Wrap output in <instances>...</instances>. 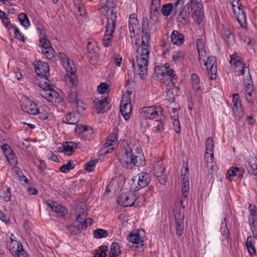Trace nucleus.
Instances as JSON below:
<instances>
[{"instance_id": "nucleus-20", "label": "nucleus", "mask_w": 257, "mask_h": 257, "mask_svg": "<svg viewBox=\"0 0 257 257\" xmlns=\"http://www.w3.org/2000/svg\"><path fill=\"white\" fill-rule=\"evenodd\" d=\"M15 243L17 244V248H15V246H14L12 249H10L12 254L15 257H27V253L24 250L22 244L19 243L16 241H15Z\"/></svg>"}, {"instance_id": "nucleus-42", "label": "nucleus", "mask_w": 257, "mask_h": 257, "mask_svg": "<svg viewBox=\"0 0 257 257\" xmlns=\"http://www.w3.org/2000/svg\"><path fill=\"white\" fill-rule=\"evenodd\" d=\"M74 167L75 164L73 161L72 160H69L67 163V164L63 165L60 167V170L61 171V172L63 173H66L69 172L70 170L73 169L74 168Z\"/></svg>"}, {"instance_id": "nucleus-57", "label": "nucleus", "mask_w": 257, "mask_h": 257, "mask_svg": "<svg viewBox=\"0 0 257 257\" xmlns=\"http://www.w3.org/2000/svg\"><path fill=\"white\" fill-rule=\"evenodd\" d=\"M244 84L246 88V90H249L253 87L252 81L250 75L247 77L246 79H243V80Z\"/></svg>"}, {"instance_id": "nucleus-12", "label": "nucleus", "mask_w": 257, "mask_h": 257, "mask_svg": "<svg viewBox=\"0 0 257 257\" xmlns=\"http://www.w3.org/2000/svg\"><path fill=\"white\" fill-rule=\"evenodd\" d=\"M151 176L146 172H141L138 174V179L137 180L138 186L136 187V189L140 190L147 186L151 182Z\"/></svg>"}, {"instance_id": "nucleus-62", "label": "nucleus", "mask_w": 257, "mask_h": 257, "mask_svg": "<svg viewBox=\"0 0 257 257\" xmlns=\"http://www.w3.org/2000/svg\"><path fill=\"white\" fill-rule=\"evenodd\" d=\"M9 163L11 165H16L17 164V159L14 152L7 157Z\"/></svg>"}, {"instance_id": "nucleus-10", "label": "nucleus", "mask_w": 257, "mask_h": 257, "mask_svg": "<svg viewBox=\"0 0 257 257\" xmlns=\"http://www.w3.org/2000/svg\"><path fill=\"white\" fill-rule=\"evenodd\" d=\"M35 70L39 77L45 78L47 77V74L49 72V67L47 63L39 61L35 66Z\"/></svg>"}, {"instance_id": "nucleus-54", "label": "nucleus", "mask_w": 257, "mask_h": 257, "mask_svg": "<svg viewBox=\"0 0 257 257\" xmlns=\"http://www.w3.org/2000/svg\"><path fill=\"white\" fill-rule=\"evenodd\" d=\"M66 230L71 234H76L79 232L81 229L79 227V226L70 225L66 226Z\"/></svg>"}, {"instance_id": "nucleus-55", "label": "nucleus", "mask_w": 257, "mask_h": 257, "mask_svg": "<svg viewBox=\"0 0 257 257\" xmlns=\"http://www.w3.org/2000/svg\"><path fill=\"white\" fill-rule=\"evenodd\" d=\"M108 85L105 83H101L98 86L97 90L99 93L104 94L108 91Z\"/></svg>"}, {"instance_id": "nucleus-13", "label": "nucleus", "mask_w": 257, "mask_h": 257, "mask_svg": "<svg viewBox=\"0 0 257 257\" xmlns=\"http://www.w3.org/2000/svg\"><path fill=\"white\" fill-rule=\"evenodd\" d=\"M47 205L53 211L57 213V214L61 217H64L67 213V210L61 205H59L55 201L49 200L47 201Z\"/></svg>"}, {"instance_id": "nucleus-14", "label": "nucleus", "mask_w": 257, "mask_h": 257, "mask_svg": "<svg viewBox=\"0 0 257 257\" xmlns=\"http://www.w3.org/2000/svg\"><path fill=\"white\" fill-rule=\"evenodd\" d=\"M150 41H145V40H143L142 39V44L140 46V47L142 48L141 52H139V54H140L139 56H137V60L140 58H144L148 61L150 54V51L149 50L150 48Z\"/></svg>"}, {"instance_id": "nucleus-5", "label": "nucleus", "mask_w": 257, "mask_h": 257, "mask_svg": "<svg viewBox=\"0 0 257 257\" xmlns=\"http://www.w3.org/2000/svg\"><path fill=\"white\" fill-rule=\"evenodd\" d=\"M134 155L130 149L125 150L124 154L119 158V161L122 166L126 169H132L134 167Z\"/></svg>"}, {"instance_id": "nucleus-64", "label": "nucleus", "mask_w": 257, "mask_h": 257, "mask_svg": "<svg viewBox=\"0 0 257 257\" xmlns=\"http://www.w3.org/2000/svg\"><path fill=\"white\" fill-rule=\"evenodd\" d=\"M249 211L251 216V220H252V219H257V209H256L255 206L253 205L252 208H249Z\"/></svg>"}, {"instance_id": "nucleus-8", "label": "nucleus", "mask_w": 257, "mask_h": 257, "mask_svg": "<svg viewBox=\"0 0 257 257\" xmlns=\"http://www.w3.org/2000/svg\"><path fill=\"white\" fill-rule=\"evenodd\" d=\"M136 199L135 196L132 193H121L117 197L116 201L119 205L127 207L133 205Z\"/></svg>"}, {"instance_id": "nucleus-1", "label": "nucleus", "mask_w": 257, "mask_h": 257, "mask_svg": "<svg viewBox=\"0 0 257 257\" xmlns=\"http://www.w3.org/2000/svg\"><path fill=\"white\" fill-rule=\"evenodd\" d=\"M192 12V17L198 24L202 22L203 17V5L201 0H190L186 5L185 8H182L179 10L177 19L178 22L183 25L186 24L189 19L190 14L189 9Z\"/></svg>"}, {"instance_id": "nucleus-39", "label": "nucleus", "mask_w": 257, "mask_h": 257, "mask_svg": "<svg viewBox=\"0 0 257 257\" xmlns=\"http://www.w3.org/2000/svg\"><path fill=\"white\" fill-rule=\"evenodd\" d=\"M121 253L119 244L117 242H113L110 246L109 254L117 256Z\"/></svg>"}, {"instance_id": "nucleus-44", "label": "nucleus", "mask_w": 257, "mask_h": 257, "mask_svg": "<svg viewBox=\"0 0 257 257\" xmlns=\"http://www.w3.org/2000/svg\"><path fill=\"white\" fill-rule=\"evenodd\" d=\"M0 197L5 201H8L10 200L11 194L10 189L8 187L3 188L2 191H0Z\"/></svg>"}, {"instance_id": "nucleus-45", "label": "nucleus", "mask_w": 257, "mask_h": 257, "mask_svg": "<svg viewBox=\"0 0 257 257\" xmlns=\"http://www.w3.org/2000/svg\"><path fill=\"white\" fill-rule=\"evenodd\" d=\"M191 82L192 85L194 89L197 90L201 87V84L200 83L199 78L197 74L193 73L191 75Z\"/></svg>"}, {"instance_id": "nucleus-32", "label": "nucleus", "mask_w": 257, "mask_h": 257, "mask_svg": "<svg viewBox=\"0 0 257 257\" xmlns=\"http://www.w3.org/2000/svg\"><path fill=\"white\" fill-rule=\"evenodd\" d=\"M134 166L139 167L143 166L146 164L145 158L144 156L141 153H138V155L134 156Z\"/></svg>"}, {"instance_id": "nucleus-53", "label": "nucleus", "mask_w": 257, "mask_h": 257, "mask_svg": "<svg viewBox=\"0 0 257 257\" xmlns=\"http://www.w3.org/2000/svg\"><path fill=\"white\" fill-rule=\"evenodd\" d=\"M176 231L177 235L180 236L184 229V221H175Z\"/></svg>"}, {"instance_id": "nucleus-52", "label": "nucleus", "mask_w": 257, "mask_h": 257, "mask_svg": "<svg viewBox=\"0 0 257 257\" xmlns=\"http://www.w3.org/2000/svg\"><path fill=\"white\" fill-rule=\"evenodd\" d=\"M98 162V160H93L89 161L85 164V170L88 172H92L94 170L96 164Z\"/></svg>"}, {"instance_id": "nucleus-9", "label": "nucleus", "mask_w": 257, "mask_h": 257, "mask_svg": "<svg viewBox=\"0 0 257 257\" xmlns=\"http://www.w3.org/2000/svg\"><path fill=\"white\" fill-rule=\"evenodd\" d=\"M128 240L136 244L135 250L137 251L142 252L144 250V240L140 237V234L137 233H131L127 237Z\"/></svg>"}, {"instance_id": "nucleus-30", "label": "nucleus", "mask_w": 257, "mask_h": 257, "mask_svg": "<svg viewBox=\"0 0 257 257\" xmlns=\"http://www.w3.org/2000/svg\"><path fill=\"white\" fill-rule=\"evenodd\" d=\"M67 100L69 103L75 102L77 106H78L80 103H83L82 100L77 99V93L75 90L69 92Z\"/></svg>"}, {"instance_id": "nucleus-28", "label": "nucleus", "mask_w": 257, "mask_h": 257, "mask_svg": "<svg viewBox=\"0 0 257 257\" xmlns=\"http://www.w3.org/2000/svg\"><path fill=\"white\" fill-rule=\"evenodd\" d=\"M93 102L95 104L96 109L101 112L104 111V108L108 104L106 98L102 99H95Z\"/></svg>"}, {"instance_id": "nucleus-50", "label": "nucleus", "mask_w": 257, "mask_h": 257, "mask_svg": "<svg viewBox=\"0 0 257 257\" xmlns=\"http://www.w3.org/2000/svg\"><path fill=\"white\" fill-rule=\"evenodd\" d=\"M98 50L97 47L94 43L88 42L87 45V51L89 54H93L96 53Z\"/></svg>"}, {"instance_id": "nucleus-34", "label": "nucleus", "mask_w": 257, "mask_h": 257, "mask_svg": "<svg viewBox=\"0 0 257 257\" xmlns=\"http://www.w3.org/2000/svg\"><path fill=\"white\" fill-rule=\"evenodd\" d=\"M165 120L166 117L164 114H161L158 119H156V122H157V124H156L155 127L158 132H161L164 130V125Z\"/></svg>"}, {"instance_id": "nucleus-23", "label": "nucleus", "mask_w": 257, "mask_h": 257, "mask_svg": "<svg viewBox=\"0 0 257 257\" xmlns=\"http://www.w3.org/2000/svg\"><path fill=\"white\" fill-rule=\"evenodd\" d=\"M232 7L235 14L236 13V9H238V12L236 15V20L241 26H243L242 24L245 23L246 21L245 16L243 11L241 10L240 6H236L234 3H232Z\"/></svg>"}, {"instance_id": "nucleus-33", "label": "nucleus", "mask_w": 257, "mask_h": 257, "mask_svg": "<svg viewBox=\"0 0 257 257\" xmlns=\"http://www.w3.org/2000/svg\"><path fill=\"white\" fill-rule=\"evenodd\" d=\"M205 162L206 163V167L208 169L212 170L214 166V162H213V153H207L204 156Z\"/></svg>"}, {"instance_id": "nucleus-2", "label": "nucleus", "mask_w": 257, "mask_h": 257, "mask_svg": "<svg viewBox=\"0 0 257 257\" xmlns=\"http://www.w3.org/2000/svg\"><path fill=\"white\" fill-rule=\"evenodd\" d=\"M106 13L107 21L103 39V45L105 47H108L111 41V38L113 37L117 16L116 13L113 12L112 8H108Z\"/></svg>"}, {"instance_id": "nucleus-3", "label": "nucleus", "mask_w": 257, "mask_h": 257, "mask_svg": "<svg viewBox=\"0 0 257 257\" xmlns=\"http://www.w3.org/2000/svg\"><path fill=\"white\" fill-rule=\"evenodd\" d=\"M153 77L156 78L157 80H159L162 83L163 80L166 78L167 79L169 78L173 85L177 80V77L175 74H174L173 70H167L165 67H160L159 66L155 67Z\"/></svg>"}, {"instance_id": "nucleus-26", "label": "nucleus", "mask_w": 257, "mask_h": 257, "mask_svg": "<svg viewBox=\"0 0 257 257\" xmlns=\"http://www.w3.org/2000/svg\"><path fill=\"white\" fill-rule=\"evenodd\" d=\"M246 246L250 256H253L256 254V249L254 246V241L251 236H249L247 238Z\"/></svg>"}, {"instance_id": "nucleus-38", "label": "nucleus", "mask_w": 257, "mask_h": 257, "mask_svg": "<svg viewBox=\"0 0 257 257\" xmlns=\"http://www.w3.org/2000/svg\"><path fill=\"white\" fill-rule=\"evenodd\" d=\"M173 4L172 3L164 5L161 9V13L164 16H168L174 10Z\"/></svg>"}, {"instance_id": "nucleus-24", "label": "nucleus", "mask_w": 257, "mask_h": 257, "mask_svg": "<svg viewBox=\"0 0 257 257\" xmlns=\"http://www.w3.org/2000/svg\"><path fill=\"white\" fill-rule=\"evenodd\" d=\"M245 165L248 172H250V170H248V167H249L252 174L255 176L257 175V158L251 157Z\"/></svg>"}, {"instance_id": "nucleus-47", "label": "nucleus", "mask_w": 257, "mask_h": 257, "mask_svg": "<svg viewBox=\"0 0 257 257\" xmlns=\"http://www.w3.org/2000/svg\"><path fill=\"white\" fill-rule=\"evenodd\" d=\"M206 154L213 153V142L211 137H209L205 142Z\"/></svg>"}, {"instance_id": "nucleus-15", "label": "nucleus", "mask_w": 257, "mask_h": 257, "mask_svg": "<svg viewBox=\"0 0 257 257\" xmlns=\"http://www.w3.org/2000/svg\"><path fill=\"white\" fill-rule=\"evenodd\" d=\"M137 62L139 69L140 77L144 79L147 76L148 62L144 58H140L137 60Z\"/></svg>"}, {"instance_id": "nucleus-16", "label": "nucleus", "mask_w": 257, "mask_h": 257, "mask_svg": "<svg viewBox=\"0 0 257 257\" xmlns=\"http://www.w3.org/2000/svg\"><path fill=\"white\" fill-rule=\"evenodd\" d=\"M120 111L124 119L128 120L130 117L132 111V104L130 102L122 101L120 105Z\"/></svg>"}, {"instance_id": "nucleus-19", "label": "nucleus", "mask_w": 257, "mask_h": 257, "mask_svg": "<svg viewBox=\"0 0 257 257\" xmlns=\"http://www.w3.org/2000/svg\"><path fill=\"white\" fill-rule=\"evenodd\" d=\"M243 175V171L239 167H231L227 171V176L226 178L229 180H232L234 177L238 178L242 177Z\"/></svg>"}, {"instance_id": "nucleus-21", "label": "nucleus", "mask_w": 257, "mask_h": 257, "mask_svg": "<svg viewBox=\"0 0 257 257\" xmlns=\"http://www.w3.org/2000/svg\"><path fill=\"white\" fill-rule=\"evenodd\" d=\"M62 121L67 124H75L79 121V114L76 113H69L63 117Z\"/></svg>"}, {"instance_id": "nucleus-11", "label": "nucleus", "mask_w": 257, "mask_h": 257, "mask_svg": "<svg viewBox=\"0 0 257 257\" xmlns=\"http://www.w3.org/2000/svg\"><path fill=\"white\" fill-rule=\"evenodd\" d=\"M58 57L61 61L62 64L66 71H75L76 69L73 61H70L69 57L64 53L60 52Z\"/></svg>"}, {"instance_id": "nucleus-31", "label": "nucleus", "mask_w": 257, "mask_h": 257, "mask_svg": "<svg viewBox=\"0 0 257 257\" xmlns=\"http://www.w3.org/2000/svg\"><path fill=\"white\" fill-rule=\"evenodd\" d=\"M117 135L115 133H111L106 139L103 147L107 148L113 146L117 143Z\"/></svg>"}, {"instance_id": "nucleus-22", "label": "nucleus", "mask_w": 257, "mask_h": 257, "mask_svg": "<svg viewBox=\"0 0 257 257\" xmlns=\"http://www.w3.org/2000/svg\"><path fill=\"white\" fill-rule=\"evenodd\" d=\"M171 39L174 44L180 46L184 42V36L182 34L179 33L178 31L174 30L171 34Z\"/></svg>"}, {"instance_id": "nucleus-58", "label": "nucleus", "mask_w": 257, "mask_h": 257, "mask_svg": "<svg viewBox=\"0 0 257 257\" xmlns=\"http://www.w3.org/2000/svg\"><path fill=\"white\" fill-rule=\"evenodd\" d=\"M185 54L182 51H177L175 52L174 54L172 56V59L174 61L176 62L180 59H184Z\"/></svg>"}, {"instance_id": "nucleus-18", "label": "nucleus", "mask_w": 257, "mask_h": 257, "mask_svg": "<svg viewBox=\"0 0 257 257\" xmlns=\"http://www.w3.org/2000/svg\"><path fill=\"white\" fill-rule=\"evenodd\" d=\"M41 94L49 102H53L59 97L58 93L54 90L53 88L49 90H43Z\"/></svg>"}, {"instance_id": "nucleus-36", "label": "nucleus", "mask_w": 257, "mask_h": 257, "mask_svg": "<svg viewBox=\"0 0 257 257\" xmlns=\"http://www.w3.org/2000/svg\"><path fill=\"white\" fill-rule=\"evenodd\" d=\"M222 37L224 39H226L229 43H232L234 41V37L233 34L231 31L226 28H224Z\"/></svg>"}, {"instance_id": "nucleus-59", "label": "nucleus", "mask_w": 257, "mask_h": 257, "mask_svg": "<svg viewBox=\"0 0 257 257\" xmlns=\"http://www.w3.org/2000/svg\"><path fill=\"white\" fill-rule=\"evenodd\" d=\"M2 149L6 158L13 153L11 148L8 144H4L2 147Z\"/></svg>"}, {"instance_id": "nucleus-37", "label": "nucleus", "mask_w": 257, "mask_h": 257, "mask_svg": "<svg viewBox=\"0 0 257 257\" xmlns=\"http://www.w3.org/2000/svg\"><path fill=\"white\" fill-rule=\"evenodd\" d=\"M77 130H79L80 131L78 133V136L79 137H84V134H86V131H89L90 133V135H92L94 133V131L92 129V128L89 127L88 125H82L81 126H77L76 131Z\"/></svg>"}, {"instance_id": "nucleus-41", "label": "nucleus", "mask_w": 257, "mask_h": 257, "mask_svg": "<svg viewBox=\"0 0 257 257\" xmlns=\"http://www.w3.org/2000/svg\"><path fill=\"white\" fill-rule=\"evenodd\" d=\"M171 118L173 121V124L174 130L177 133H180L181 128L179 120V115L177 114H175V115L171 114Z\"/></svg>"}, {"instance_id": "nucleus-4", "label": "nucleus", "mask_w": 257, "mask_h": 257, "mask_svg": "<svg viewBox=\"0 0 257 257\" xmlns=\"http://www.w3.org/2000/svg\"><path fill=\"white\" fill-rule=\"evenodd\" d=\"M141 114L146 119H158L161 114H163V109L160 106H152L143 107Z\"/></svg>"}, {"instance_id": "nucleus-63", "label": "nucleus", "mask_w": 257, "mask_h": 257, "mask_svg": "<svg viewBox=\"0 0 257 257\" xmlns=\"http://www.w3.org/2000/svg\"><path fill=\"white\" fill-rule=\"evenodd\" d=\"M40 43H41L42 47H45L46 49H48V48L49 49L50 48H52L49 40L46 38L41 39V40H40Z\"/></svg>"}, {"instance_id": "nucleus-48", "label": "nucleus", "mask_w": 257, "mask_h": 257, "mask_svg": "<svg viewBox=\"0 0 257 257\" xmlns=\"http://www.w3.org/2000/svg\"><path fill=\"white\" fill-rule=\"evenodd\" d=\"M159 15V12L158 11H152L151 10L150 15V19L149 20L150 23L152 24L155 25L159 21L158 15Z\"/></svg>"}, {"instance_id": "nucleus-17", "label": "nucleus", "mask_w": 257, "mask_h": 257, "mask_svg": "<svg viewBox=\"0 0 257 257\" xmlns=\"http://www.w3.org/2000/svg\"><path fill=\"white\" fill-rule=\"evenodd\" d=\"M86 217L87 213L85 212L83 208H80L79 214L77 215L76 220L77 225L79 226V227H80L81 230L85 229L87 228V225L85 224Z\"/></svg>"}, {"instance_id": "nucleus-51", "label": "nucleus", "mask_w": 257, "mask_h": 257, "mask_svg": "<svg viewBox=\"0 0 257 257\" xmlns=\"http://www.w3.org/2000/svg\"><path fill=\"white\" fill-rule=\"evenodd\" d=\"M250 227L252 231V236L257 239V219H252L250 223Z\"/></svg>"}, {"instance_id": "nucleus-61", "label": "nucleus", "mask_w": 257, "mask_h": 257, "mask_svg": "<svg viewBox=\"0 0 257 257\" xmlns=\"http://www.w3.org/2000/svg\"><path fill=\"white\" fill-rule=\"evenodd\" d=\"M1 20L6 28L9 29H12L13 28V26L11 23L10 19L6 16V15H5Z\"/></svg>"}, {"instance_id": "nucleus-7", "label": "nucleus", "mask_w": 257, "mask_h": 257, "mask_svg": "<svg viewBox=\"0 0 257 257\" xmlns=\"http://www.w3.org/2000/svg\"><path fill=\"white\" fill-rule=\"evenodd\" d=\"M155 25L152 24L149 21L148 17H144L142 23V33L143 34L142 39L145 41H150L151 34L155 31V28L153 26Z\"/></svg>"}, {"instance_id": "nucleus-29", "label": "nucleus", "mask_w": 257, "mask_h": 257, "mask_svg": "<svg viewBox=\"0 0 257 257\" xmlns=\"http://www.w3.org/2000/svg\"><path fill=\"white\" fill-rule=\"evenodd\" d=\"M235 56L236 54H234L231 56L230 63L234 65V68H236L238 66H241V69L240 70V72L242 75H244V73L245 72V67L246 68V67L245 66V64L243 63V62L241 61L240 60L234 58V56Z\"/></svg>"}, {"instance_id": "nucleus-43", "label": "nucleus", "mask_w": 257, "mask_h": 257, "mask_svg": "<svg viewBox=\"0 0 257 257\" xmlns=\"http://www.w3.org/2000/svg\"><path fill=\"white\" fill-rule=\"evenodd\" d=\"M93 235L96 238H101L107 236L108 233L104 229L99 228L93 231Z\"/></svg>"}, {"instance_id": "nucleus-27", "label": "nucleus", "mask_w": 257, "mask_h": 257, "mask_svg": "<svg viewBox=\"0 0 257 257\" xmlns=\"http://www.w3.org/2000/svg\"><path fill=\"white\" fill-rule=\"evenodd\" d=\"M22 109L28 113L36 115L39 113V109L36 103L31 102L29 105L22 106Z\"/></svg>"}, {"instance_id": "nucleus-40", "label": "nucleus", "mask_w": 257, "mask_h": 257, "mask_svg": "<svg viewBox=\"0 0 257 257\" xmlns=\"http://www.w3.org/2000/svg\"><path fill=\"white\" fill-rule=\"evenodd\" d=\"M154 169L155 175L158 174H162L165 173V168L161 161L158 162L154 165Z\"/></svg>"}, {"instance_id": "nucleus-56", "label": "nucleus", "mask_w": 257, "mask_h": 257, "mask_svg": "<svg viewBox=\"0 0 257 257\" xmlns=\"http://www.w3.org/2000/svg\"><path fill=\"white\" fill-rule=\"evenodd\" d=\"M183 1L182 0H177L174 5H173L174 6V15H176L177 14V13L178 12L179 10H180V9H182L183 7Z\"/></svg>"}, {"instance_id": "nucleus-49", "label": "nucleus", "mask_w": 257, "mask_h": 257, "mask_svg": "<svg viewBox=\"0 0 257 257\" xmlns=\"http://www.w3.org/2000/svg\"><path fill=\"white\" fill-rule=\"evenodd\" d=\"M68 73H70V75L67 77L68 80L69 81V82L73 85L75 86L77 83V77L75 74L76 72V71H67Z\"/></svg>"}, {"instance_id": "nucleus-35", "label": "nucleus", "mask_w": 257, "mask_h": 257, "mask_svg": "<svg viewBox=\"0 0 257 257\" xmlns=\"http://www.w3.org/2000/svg\"><path fill=\"white\" fill-rule=\"evenodd\" d=\"M18 19L20 24L25 28H27L30 25V21L27 15L25 13H21L18 16Z\"/></svg>"}, {"instance_id": "nucleus-6", "label": "nucleus", "mask_w": 257, "mask_h": 257, "mask_svg": "<svg viewBox=\"0 0 257 257\" xmlns=\"http://www.w3.org/2000/svg\"><path fill=\"white\" fill-rule=\"evenodd\" d=\"M202 63L206 66L208 73L210 74V79H215L216 77L217 62L215 56H208L206 60H202Z\"/></svg>"}, {"instance_id": "nucleus-46", "label": "nucleus", "mask_w": 257, "mask_h": 257, "mask_svg": "<svg viewBox=\"0 0 257 257\" xmlns=\"http://www.w3.org/2000/svg\"><path fill=\"white\" fill-rule=\"evenodd\" d=\"M44 80H42L39 82V86L42 88L43 90H49L53 88V86L50 83V81L46 78H44Z\"/></svg>"}, {"instance_id": "nucleus-25", "label": "nucleus", "mask_w": 257, "mask_h": 257, "mask_svg": "<svg viewBox=\"0 0 257 257\" xmlns=\"http://www.w3.org/2000/svg\"><path fill=\"white\" fill-rule=\"evenodd\" d=\"M77 144L73 142H65L63 143L64 153L68 155H71L74 152V150L77 149Z\"/></svg>"}, {"instance_id": "nucleus-60", "label": "nucleus", "mask_w": 257, "mask_h": 257, "mask_svg": "<svg viewBox=\"0 0 257 257\" xmlns=\"http://www.w3.org/2000/svg\"><path fill=\"white\" fill-rule=\"evenodd\" d=\"M157 177L158 181L162 185H165L167 182V175L164 173L162 174L155 175Z\"/></svg>"}]
</instances>
